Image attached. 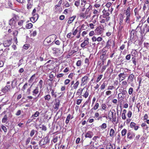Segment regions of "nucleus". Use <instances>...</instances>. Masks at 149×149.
Returning <instances> with one entry per match:
<instances>
[{
    "instance_id": "1",
    "label": "nucleus",
    "mask_w": 149,
    "mask_h": 149,
    "mask_svg": "<svg viewBox=\"0 0 149 149\" xmlns=\"http://www.w3.org/2000/svg\"><path fill=\"white\" fill-rule=\"evenodd\" d=\"M125 14L126 16V18L125 19V22L129 23L130 21L131 14L130 8L129 7H128L127 10H125Z\"/></svg>"
},
{
    "instance_id": "2",
    "label": "nucleus",
    "mask_w": 149,
    "mask_h": 149,
    "mask_svg": "<svg viewBox=\"0 0 149 149\" xmlns=\"http://www.w3.org/2000/svg\"><path fill=\"white\" fill-rule=\"evenodd\" d=\"M49 141V139L48 136H46L42 139L39 143V145L40 146L45 145Z\"/></svg>"
},
{
    "instance_id": "3",
    "label": "nucleus",
    "mask_w": 149,
    "mask_h": 149,
    "mask_svg": "<svg viewBox=\"0 0 149 149\" xmlns=\"http://www.w3.org/2000/svg\"><path fill=\"white\" fill-rule=\"evenodd\" d=\"M17 17L16 16H14L9 21V24L12 27L13 26L14 27L16 26V22L17 21Z\"/></svg>"
},
{
    "instance_id": "4",
    "label": "nucleus",
    "mask_w": 149,
    "mask_h": 149,
    "mask_svg": "<svg viewBox=\"0 0 149 149\" xmlns=\"http://www.w3.org/2000/svg\"><path fill=\"white\" fill-rule=\"evenodd\" d=\"M118 77L119 78V81L120 82L123 80L125 79L127 77L126 74L124 73H120L118 75Z\"/></svg>"
},
{
    "instance_id": "5",
    "label": "nucleus",
    "mask_w": 149,
    "mask_h": 149,
    "mask_svg": "<svg viewBox=\"0 0 149 149\" xmlns=\"http://www.w3.org/2000/svg\"><path fill=\"white\" fill-rule=\"evenodd\" d=\"M88 79V77L87 76H85L83 77L81 80V85H85L87 83V81Z\"/></svg>"
},
{
    "instance_id": "6",
    "label": "nucleus",
    "mask_w": 149,
    "mask_h": 149,
    "mask_svg": "<svg viewBox=\"0 0 149 149\" xmlns=\"http://www.w3.org/2000/svg\"><path fill=\"white\" fill-rule=\"evenodd\" d=\"M95 33L97 35H100L102 33L103 31L101 27L100 26L97 27L95 30Z\"/></svg>"
},
{
    "instance_id": "7",
    "label": "nucleus",
    "mask_w": 149,
    "mask_h": 149,
    "mask_svg": "<svg viewBox=\"0 0 149 149\" xmlns=\"http://www.w3.org/2000/svg\"><path fill=\"white\" fill-rule=\"evenodd\" d=\"M33 15V17L30 18V20L32 22L34 23L38 19L39 15L37 14H34Z\"/></svg>"
},
{
    "instance_id": "8",
    "label": "nucleus",
    "mask_w": 149,
    "mask_h": 149,
    "mask_svg": "<svg viewBox=\"0 0 149 149\" xmlns=\"http://www.w3.org/2000/svg\"><path fill=\"white\" fill-rule=\"evenodd\" d=\"M135 134L133 132H129L127 134V138L131 140L135 136Z\"/></svg>"
},
{
    "instance_id": "9",
    "label": "nucleus",
    "mask_w": 149,
    "mask_h": 149,
    "mask_svg": "<svg viewBox=\"0 0 149 149\" xmlns=\"http://www.w3.org/2000/svg\"><path fill=\"white\" fill-rule=\"evenodd\" d=\"M88 40L89 39L88 38H87L86 40H85L80 45L81 47L84 48L86 46L88 45L89 44Z\"/></svg>"
},
{
    "instance_id": "10",
    "label": "nucleus",
    "mask_w": 149,
    "mask_h": 149,
    "mask_svg": "<svg viewBox=\"0 0 149 149\" xmlns=\"http://www.w3.org/2000/svg\"><path fill=\"white\" fill-rule=\"evenodd\" d=\"M145 31L146 33L149 32V25L147 24H145L143 26V30L141 31V32L144 33Z\"/></svg>"
},
{
    "instance_id": "11",
    "label": "nucleus",
    "mask_w": 149,
    "mask_h": 149,
    "mask_svg": "<svg viewBox=\"0 0 149 149\" xmlns=\"http://www.w3.org/2000/svg\"><path fill=\"white\" fill-rule=\"evenodd\" d=\"M10 85H7L4 88H2L1 89L2 91L4 93H6L7 92H8V90L10 89Z\"/></svg>"
},
{
    "instance_id": "12",
    "label": "nucleus",
    "mask_w": 149,
    "mask_h": 149,
    "mask_svg": "<svg viewBox=\"0 0 149 149\" xmlns=\"http://www.w3.org/2000/svg\"><path fill=\"white\" fill-rule=\"evenodd\" d=\"M93 136V133L92 132L88 131L85 135L86 138H91Z\"/></svg>"
},
{
    "instance_id": "13",
    "label": "nucleus",
    "mask_w": 149,
    "mask_h": 149,
    "mask_svg": "<svg viewBox=\"0 0 149 149\" xmlns=\"http://www.w3.org/2000/svg\"><path fill=\"white\" fill-rule=\"evenodd\" d=\"M112 43H113L114 45L115 43L113 41H111V40H109L107 43L106 47L108 49L109 48L110 46H111V44Z\"/></svg>"
},
{
    "instance_id": "14",
    "label": "nucleus",
    "mask_w": 149,
    "mask_h": 149,
    "mask_svg": "<svg viewBox=\"0 0 149 149\" xmlns=\"http://www.w3.org/2000/svg\"><path fill=\"white\" fill-rule=\"evenodd\" d=\"M11 44L10 40H7L5 41L3 43V46L6 47L9 46Z\"/></svg>"
},
{
    "instance_id": "15",
    "label": "nucleus",
    "mask_w": 149,
    "mask_h": 149,
    "mask_svg": "<svg viewBox=\"0 0 149 149\" xmlns=\"http://www.w3.org/2000/svg\"><path fill=\"white\" fill-rule=\"evenodd\" d=\"M118 102H120L124 99V96L122 93H120L118 94Z\"/></svg>"
},
{
    "instance_id": "16",
    "label": "nucleus",
    "mask_w": 149,
    "mask_h": 149,
    "mask_svg": "<svg viewBox=\"0 0 149 149\" xmlns=\"http://www.w3.org/2000/svg\"><path fill=\"white\" fill-rule=\"evenodd\" d=\"M136 124L133 122H131L130 124V127H134V130H138L139 128V127L138 126L136 125Z\"/></svg>"
},
{
    "instance_id": "17",
    "label": "nucleus",
    "mask_w": 149,
    "mask_h": 149,
    "mask_svg": "<svg viewBox=\"0 0 149 149\" xmlns=\"http://www.w3.org/2000/svg\"><path fill=\"white\" fill-rule=\"evenodd\" d=\"M38 140L37 137L35 135L31 140V143L32 145H35L37 143V142H36L35 141Z\"/></svg>"
},
{
    "instance_id": "18",
    "label": "nucleus",
    "mask_w": 149,
    "mask_h": 149,
    "mask_svg": "<svg viewBox=\"0 0 149 149\" xmlns=\"http://www.w3.org/2000/svg\"><path fill=\"white\" fill-rule=\"evenodd\" d=\"M85 89L86 90V91H85V93L83 94L82 95H81L86 98L88 96L89 91L87 88H85Z\"/></svg>"
},
{
    "instance_id": "19",
    "label": "nucleus",
    "mask_w": 149,
    "mask_h": 149,
    "mask_svg": "<svg viewBox=\"0 0 149 149\" xmlns=\"http://www.w3.org/2000/svg\"><path fill=\"white\" fill-rule=\"evenodd\" d=\"M52 41L51 40V39L50 38H47L45 39L43 42V44L44 45H47V43H50Z\"/></svg>"
},
{
    "instance_id": "20",
    "label": "nucleus",
    "mask_w": 149,
    "mask_h": 149,
    "mask_svg": "<svg viewBox=\"0 0 149 149\" xmlns=\"http://www.w3.org/2000/svg\"><path fill=\"white\" fill-rule=\"evenodd\" d=\"M60 102L58 100L55 101L54 104L55 107H54V109L57 110L58 109L59 105Z\"/></svg>"
},
{
    "instance_id": "21",
    "label": "nucleus",
    "mask_w": 149,
    "mask_h": 149,
    "mask_svg": "<svg viewBox=\"0 0 149 149\" xmlns=\"http://www.w3.org/2000/svg\"><path fill=\"white\" fill-rule=\"evenodd\" d=\"M111 113L113 121L115 122L116 121V113H114L113 112V111H111Z\"/></svg>"
},
{
    "instance_id": "22",
    "label": "nucleus",
    "mask_w": 149,
    "mask_h": 149,
    "mask_svg": "<svg viewBox=\"0 0 149 149\" xmlns=\"http://www.w3.org/2000/svg\"><path fill=\"white\" fill-rule=\"evenodd\" d=\"M92 6L91 4H89L88 7L86 8V11L85 12V14L86 15H87L89 12L90 10L92 9Z\"/></svg>"
},
{
    "instance_id": "23",
    "label": "nucleus",
    "mask_w": 149,
    "mask_h": 149,
    "mask_svg": "<svg viewBox=\"0 0 149 149\" xmlns=\"http://www.w3.org/2000/svg\"><path fill=\"white\" fill-rule=\"evenodd\" d=\"M39 93V89L38 87H36V88L33 91V95L36 96Z\"/></svg>"
},
{
    "instance_id": "24",
    "label": "nucleus",
    "mask_w": 149,
    "mask_h": 149,
    "mask_svg": "<svg viewBox=\"0 0 149 149\" xmlns=\"http://www.w3.org/2000/svg\"><path fill=\"white\" fill-rule=\"evenodd\" d=\"M78 47L77 46L74 47L71 50V52L72 54H74L78 52Z\"/></svg>"
},
{
    "instance_id": "25",
    "label": "nucleus",
    "mask_w": 149,
    "mask_h": 149,
    "mask_svg": "<svg viewBox=\"0 0 149 149\" xmlns=\"http://www.w3.org/2000/svg\"><path fill=\"white\" fill-rule=\"evenodd\" d=\"M85 89V88H81L79 89L77 91L76 93L77 95H79L80 94L81 95H82V92Z\"/></svg>"
},
{
    "instance_id": "26",
    "label": "nucleus",
    "mask_w": 149,
    "mask_h": 149,
    "mask_svg": "<svg viewBox=\"0 0 149 149\" xmlns=\"http://www.w3.org/2000/svg\"><path fill=\"white\" fill-rule=\"evenodd\" d=\"M134 75L132 74H130L128 77V80L129 82H132L133 81Z\"/></svg>"
},
{
    "instance_id": "27",
    "label": "nucleus",
    "mask_w": 149,
    "mask_h": 149,
    "mask_svg": "<svg viewBox=\"0 0 149 149\" xmlns=\"http://www.w3.org/2000/svg\"><path fill=\"white\" fill-rule=\"evenodd\" d=\"M115 134L114 130L113 129H111L110 130L109 135L111 137H113Z\"/></svg>"
},
{
    "instance_id": "28",
    "label": "nucleus",
    "mask_w": 149,
    "mask_h": 149,
    "mask_svg": "<svg viewBox=\"0 0 149 149\" xmlns=\"http://www.w3.org/2000/svg\"><path fill=\"white\" fill-rule=\"evenodd\" d=\"M76 17V16H73L69 18V20L68 21V24H70L72 23L74 20V19Z\"/></svg>"
},
{
    "instance_id": "29",
    "label": "nucleus",
    "mask_w": 149,
    "mask_h": 149,
    "mask_svg": "<svg viewBox=\"0 0 149 149\" xmlns=\"http://www.w3.org/2000/svg\"><path fill=\"white\" fill-rule=\"evenodd\" d=\"M54 51H55L56 53H57L58 54H61L63 53L62 51L60 49L58 48H54L53 49Z\"/></svg>"
},
{
    "instance_id": "30",
    "label": "nucleus",
    "mask_w": 149,
    "mask_h": 149,
    "mask_svg": "<svg viewBox=\"0 0 149 149\" xmlns=\"http://www.w3.org/2000/svg\"><path fill=\"white\" fill-rule=\"evenodd\" d=\"M8 116L6 114L3 118L2 122L3 123H5L8 120Z\"/></svg>"
},
{
    "instance_id": "31",
    "label": "nucleus",
    "mask_w": 149,
    "mask_h": 149,
    "mask_svg": "<svg viewBox=\"0 0 149 149\" xmlns=\"http://www.w3.org/2000/svg\"><path fill=\"white\" fill-rule=\"evenodd\" d=\"M79 84V82L78 81H77L74 84L72 88L73 89H76L77 88Z\"/></svg>"
},
{
    "instance_id": "32",
    "label": "nucleus",
    "mask_w": 149,
    "mask_h": 149,
    "mask_svg": "<svg viewBox=\"0 0 149 149\" xmlns=\"http://www.w3.org/2000/svg\"><path fill=\"white\" fill-rule=\"evenodd\" d=\"M143 22V21L142 20L140 21L139 24L137 27L136 29H137L139 28L140 29V30L141 31L142 30H141V27L142 26Z\"/></svg>"
},
{
    "instance_id": "33",
    "label": "nucleus",
    "mask_w": 149,
    "mask_h": 149,
    "mask_svg": "<svg viewBox=\"0 0 149 149\" xmlns=\"http://www.w3.org/2000/svg\"><path fill=\"white\" fill-rule=\"evenodd\" d=\"M35 74H34L31 77L30 79L29 80L28 82L30 83L33 82V81L34 79H35Z\"/></svg>"
},
{
    "instance_id": "34",
    "label": "nucleus",
    "mask_w": 149,
    "mask_h": 149,
    "mask_svg": "<svg viewBox=\"0 0 149 149\" xmlns=\"http://www.w3.org/2000/svg\"><path fill=\"white\" fill-rule=\"evenodd\" d=\"M101 108L103 110L105 111H107V106L105 104L103 103L102 104Z\"/></svg>"
},
{
    "instance_id": "35",
    "label": "nucleus",
    "mask_w": 149,
    "mask_h": 149,
    "mask_svg": "<svg viewBox=\"0 0 149 149\" xmlns=\"http://www.w3.org/2000/svg\"><path fill=\"white\" fill-rule=\"evenodd\" d=\"M39 127L42 130L44 131H45L47 130V128L44 125H39Z\"/></svg>"
},
{
    "instance_id": "36",
    "label": "nucleus",
    "mask_w": 149,
    "mask_h": 149,
    "mask_svg": "<svg viewBox=\"0 0 149 149\" xmlns=\"http://www.w3.org/2000/svg\"><path fill=\"white\" fill-rule=\"evenodd\" d=\"M99 107V104L98 103H96L95 106L92 109H91V111H93V109H94V110H96Z\"/></svg>"
},
{
    "instance_id": "37",
    "label": "nucleus",
    "mask_w": 149,
    "mask_h": 149,
    "mask_svg": "<svg viewBox=\"0 0 149 149\" xmlns=\"http://www.w3.org/2000/svg\"><path fill=\"white\" fill-rule=\"evenodd\" d=\"M51 96L49 94L47 95L44 97L45 100H47L48 101H49L50 99H51Z\"/></svg>"
},
{
    "instance_id": "38",
    "label": "nucleus",
    "mask_w": 149,
    "mask_h": 149,
    "mask_svg": "<svg viewBox=\"0 0 149 149\" xmlns=\"http://www.w3.org/2000/svg\"><path fill=\"white\" fill-rule=\"evenodd\" d=\"M71 118V115L70 114H69L68 115V116L67 117L65 121L66 123L67 124L69 122L70 119Z\"/></svg>"
},
{
    "instance_id": "39",
    "label": "nucleus",
    "mask_w": 149,
    "mask_h": 149,
    "mask_svg": "<svg viewBox=\"0 0 149 149\" xmlns=\"http://www.w3.org/2000/svg\"><path fill=\"white\" fill-rule=\"evenodd\" d=\"M107 85V84L105 82H104L100 86V89L101 90H102L105 89L106 86Z\"/></svg>"
},
{
    "instance_id": "40",
    "label": "nucleus",
    "mask_w": 149,
    "mask_h": 149,
    "mask_svg": "<svg viewBox=\"0 0 149 149\" xmlns=\"http://www.w3.org/2000/svg\"><path fill=\"white\" fill-rule=\"evenodd\" d=\"M50 79H48L50 81H52L53 79V77H54V75L52 74V72H51L49 74V76Z\"/></svg>"
},
{
    "instance_id": "41",
    "label": "nucleus",
    "mask_w": 149,
    "mask_h": 149,
    "mask_svg": "<svg viewBox=\"0 0 149 149\" xmlns=\"http://www.w3.org/2000/svg\"><path fill=\"white\" fill-rule=\"evenodd\" d=\"M127 132L126 129H124L123 130L121 131V135L122 136H124L126 134Z\"/></svg>"
},
{
    "instance_id": "42",
    "label": "nucleus",
    "mask_w": 149,
    "mask_h": 149,
    "mask_svg": "<svg viewBox=\"0 0 149 149\" xmlns=\"http://www.w3.org/2000/svg\"><path fill=\"white\" fill-rule=\"evenodd\" d=\"M33 26V24L31 23H29L26 25V29H30Z\"/></svg>"
},
{
    "instance_id": "43",
    "label": "nucleus",
    "mask_w": 149,
    "mask_h": 149,
    "mask_svg": "<svg viewBox=\"0 0 149 149\" xmlns=\"http://www.w3.org/2000/svg\"><path fill=\"white\" fill-rule=\"evenodd\" d=\"M131 54L132 56L135 57L137 54V52L136 50H133L131 52Z\"/></svg>"
},
{
    "instance_id": "44",
    "label": "nucleus",
    "mask_w": 149,
    "mask_h": 149,
    "mask_svg": "<svg viewBox=\"0 0 149 149\" xmlns=\"http://www.w3.org/2000/svg\"><path fill=\"white\" fill-rule=\"evenodd\" d=\"M40 113L38 111H36V113L34 114L31 117H32L33 118H34L35 117H36L39 116V115Z\"/></svg>"
},
{
    "instance_id": "45",
    "label": "nucleus",
    "mask_w": 149,
    "mask_h": 149,
    "mask_svg": "<svg viewBox=\"0 0 149 149\" xmlns=\"http://www.w3.org/2000/svg\"><path fill=\"white\" fill-rule=\"evenodd\" d=\"M107 56L105 54H103L102 55H101L100 56V58L101 59H103V61L104 62V60H105Z\"/></svg>"
},
{
    "instance_id": "46",
    "label": "nucleus",
    "mask_w": 149,
    "mask_h": 149,
    "mask_svg": "<svg viewBox=\"0 0 149 149\" xmlns=\"http://www.w3.org/2000/svg\"><path fill=\"white\" fill-rule=\"evenodd\" d=\"M36 132H37V131L35 130H32L30 132V135L31 137L33 136L34 134H35V133Z\"/></svg>"
},
{
    "instance_id": "47",
    "label": "nucleus",
    "mask_w": 149,
    "mask_h": 149,
    "mask_svg": "<svg viewBox=\"0 0 149 149\" xmlns=\"http://www.w3.org/2000/svg\"><path fill=\"white\" fill-rule=\"evenodd\" d=\"M1 127L4 132L6 133L7 132V129L5 126L3 125H2L1 126Z\"/></svg>"
},
{
    "instance_id": "48",
    "label": "nucleus",
    "mask_w": 149,
    "mask_h": 149,
    "mask_svg": "<svg viewBox=\"0 0 149 149\" xmlns=\"http://www.w3.org/2000/svg\"><path fill=\"white\" fill-rule=\"evenodd\" d=\"M43 82L42 80L41 79L40 80L38 84V85L39 86L40 88H41L42 87Z\"/></svg>"
},
{
    "instance_id": "49",
    "label": "nucleus",
    "mask_w": 149,
    "mask_h": 149,
    "mask_svg": "<svg viewBox=\"0 0 149 149\" xmlns=\"http://www.w3.org/2000/svg\"><path fill=\"white\" fill-rule=\"evenodd\" d=\"M101 129L103 130L105 129L107 127V125L105 123H103L102 125L100 126Z\"/></svg>"
},
{
    "instance_id": "50",
    "label": "nucleus",
    "mask_w": 149,
    "mask_h": 149,
    "mask_svg": "<svg viewBox=\"0 0 149 149\" xmlns=\"http://www.w3.org/2000/svg\"><path fill=\"white\" fill-rule=\"evenodd\" d=\"M27 83H25V84L23 86L22 89V90L23 91H24V90H25L27 88Z\"/></svg>"
},
{
    "instance_id": "51",
    "label": "nucleus",
    "mask_w": 149,
    "mask_h": 149,
    "mask_svg": "<svg viewBox=\"0 0 149 149\" xmlns=\"http://www.w3.org/2000/svg\"><path fill=\"white\" fill-rule=\"evenodd\" d=\"M29 44H26L24 45L23 47L24 49L27 50L29 48Z\"/></svg>"
},
{
    "instance_id": "52",
    "label": "nucleus",
    "mask_w": 149,
    "mask_h": 149,
    "mask_svg": "<svg viewBox=\"0 0 149 149\" xmlns=\"http://www.w3.org/2000/svg\"><path fill=\"white\" fill-rule=\"evenodd\" d=\"M103 76L102 74H101L97 78V80H96V82H98L102 78V77Z\"/></svg>"
},
{
    "instance_id": "53",
    "label": "nucleus",
    "mask_w": 149,
    "mask_h": 149,
    "mask_svg": "<svg viewBox=\"0 0 149 149\" xmlns=\"http://www.w3.org/2000/svg\"><path fill=\"white\" fill-rule=\"evenodd\" d=\"M31 140V138L30 137H29L27 138L26 139V145H28L29 143L30 142V141Z\"/></svg>"
},
{
    "instance_id": "54",
    "label": "nucleus",
    "mask_w": 149,
    "mask_h": 149,
    "mask_svg": "<svg viewBox=\"0 0 149 149\" xmlns=\"http://www.w3.org/2000/svg\"><path fill=\"white\" fill-rule=\"evenodd\" d=\"M70 80L69 79H66L64 82V84L65 85H67L70 82Z\"/></svg>"
},
{
    "instance_id": "55",
    "label": "nucleus",
    "mask_w": 149,
    "mask_h": 149,
    "mask_svg": "<svg viewBox=\"0 0 149 149\" xmlns=\"http://www.w3.org/2000/svg\"><path fill=\"white\" fill-rule=\"evenodd\" d=\"M133 91V89L132 88L130 87L129 89L128 93L130 95H131L132 94Z\"/></svg>"
},
{
    "instance_id": "56",
    "label": "nucleus",
    "mask_w": 149,
    "mask_h": 149,
    "mask_svg": "<svg viewBox=\"0 0 149 149\" xmlns=\"http://www.w3.org/2000/svg\"><path fill=\"white\" fill-rule=\"evenodd\" d=\"M112 148L113 146L111 143H110L109 145L108 144L107 146V149H111Z\"/></svg>"
},
{
    "instance_id": "57",
    "label": "nucleus",
    "mask_w": 149,
    "mask_h": 149,
    "mask_svg": "<svg viewBox=\"0 0 149 149\" xmlns=\"http://www.w3.org/2000/svg\"><path fill=\"white\" fill-rule=\"evenodd\" d=\"M62 2V1H59L58 2V3L55 6L56 7H60L61 6V4Z\"/></svg>"
},
{
    "instance_id": "58",
    "label": "nucleus",
    "mask_w": 149,
    "mask_h": 149,
    "mask_svg": "<svg viewBox=\"0 0 149 149\" xmlns=\"http://www.w3.org/2000/svg\"><path fill=\"white\" fill-rule=\"evenodd\" d=\"M81 60H78L76 63V65L78 66L81 65Z\"/></svg>"
},
{
    "instance_id": "59",
    "label": "nucleus",
    "mask_w": 149,
    "mask_h": 149,
    "mask_svg": "<svg viewBox=\"0 0 149 149\" xmlns=\"http://www.w3.org/2000/svg\"><path fill=\"white\" fill-rule=\"evenodd\" d=\"M79 4L80 2L79 1H75L74 2V5L77 7H78L79 6Z\"/></svg>"
},
{
    "instance_id": "60",
    "label": "nucleus",
    "mask_w": 149,
    "mask_h": 149,
    "mask_svg": "<svg viewBox=\"0 0 149 149\" xmlns=\"http://www.w3.org/2000/svg\"><path fill=\"white\" fill-rule=\"evenodd\" d=\"M24 22V21L23 20H21L18 22V24L19 26H22Z\"/></svg>"
},
{
    "instance_id": "61",
    "label": "nucleus",
    "mask_w": 149,
    "mask_h": 149,
    "mask_svg": "<svg viewBox=\"0 0 149 149\" xmlns=\"http://www.w3.org/2000/svg\"><path fill=\"white\" fill-rule=\"evenodd\" d=\"M121 116L123 120H125L126 118L125 114V113H123L122 114Z\"/></svg>"
},
{
    "instance_id": "62",
    "label": "nucleus",
    "mask_w": 149,
    "mask_h": 149,
    "mask_svg": "<svg viewBox=\"0 0 149 149\" xmlns=\"http://www.w3.org/2000/svg\"><path fill=\"white\" fill-rule=\"evenodd\" d=\"M132 115V112L130 111H128L127 114L128 117L129 118H130L131 117Z\"/></svg>"
},
{
    "instance_id": "63",
    "label": "nucleus",
    "mask_w": 149,
    "mask_h": 149,
    "mask_svg": "<svg viewBox=\"0 0 149 149\" xmlns=\"http://www.w3.org/2000/svg\"><path fill=\"white\" fill-rule=\"evenodd\" d=\"M82 101L81 99H77V100L76 104L77 105H79L81 102Z\"/></svg>"
},
{
    "instance_id": "64",
    "label": "nucleus",
    "mask_w": 149,
    "mask_h": 149,
    "mask_svg": "<svg viewBox=\"0 0 149 149\" xmlns=\"http://www.w3.org/2000/svg\"><path fill=\"white\" fill-rule=\"evenodd\" d=\"M58 139V137L57 136H56L55 137H54L53 140V142L54 143H56V142H57Z\"/></svg>"
}]
</instances>
